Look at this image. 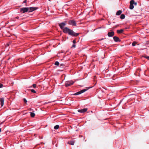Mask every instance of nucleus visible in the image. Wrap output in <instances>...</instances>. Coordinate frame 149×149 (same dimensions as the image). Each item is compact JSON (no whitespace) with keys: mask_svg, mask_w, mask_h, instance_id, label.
Masks as SVG:
<instances>
[{"mask_svg":"<svg viewBox=\"0 0 149 149\" xmlns=\"http://www.w3.org/2000/svg\"><path fill=\"white\" fill-rule=\"evenodd\" d=\"M32 86L34 88H35L36 87V84H34L32 85Z\"/></svg>","mask_w":149,"mask_h":149,"instance_id":"23","label":"nucleus"},{"mask_svg":"<svg viewBox=\"0 0 149 149\" xmlns=\"http://www.w3.org/2000/svg\"><path fill=\"white\" fill-rule=\"evenodd\" d=\"M74 82L72 81H66L65 82V85L66 87H68L73 84Z\"/></svg>","mask_w":149,"mask_h":149,"instance_id":"5","label":"nucleus"},{"mask_svg":"<svg viewBox=\"0 0 149 149\" xmlns=\"http://www.w3.org/2000/svg\"><path fill=\"white\" fill-rule=\"evenodd\" d=\"M3 85L2 84H0V88L3 87Z\"/></svg>","mask_w":149,"mask_h":149,"instance_id":"24","label":"nucleus"},{"mask_svg":"<svg viewBox=\"0 0 149 149\" xmlns=\"http://www.w3.org/2000/svg\"><path fill=\"white\" fill-rule=\"evenodd\" d=\"M30 115L31 117H34L35 116V114L34 113L30 112Z\"/></svg>","mask_w":149,"mask_h":149,"instance_id":"16","label":"nucleus"},{"mask_svg":"<svg viewBox=\"0 0 149 149\" xmlns=\"http://www.w3.org/2000/svg\"><path fill=\"white\" fill-rule=\"evenodd\" d=\"M23 100L24 102L25 103H26L27 102V101L26 99H25V98L23 99Z\"/></svg>","mask_w":149,"mask_h":149,"instance_id":"21","label":"nucleus"},{"mask_svg":"<svg viewBox=\"0 0 149 149\" xmlns=\"http://www.w3.org/2000/svg\"><path fill=\"white\" fill-rule=\"evenodd\" d=\"M8 46H9V44H8Z\"/></svg>","mask_w":149,"mask_h":149,"instance_id":"33","label":"nucleus"},{"mask_svg":"<svg viewBox=\"0 0 149 149\" xmlns=\"http://www.w3.org/2000/svg\"><path fill=\"white\" fill-rule=\"evenodd\" d=\"M26 1H27V0H24V1H23V3H26Z\"/></svg>","mask_w":149,"mask_h":149,"instance_id":"29","label":"nucleus"},{"mask_svg":"<svg viewBox=\"0 0 149 149\" xmlns=\"http://www.w3.org/2000/svg\"><path fill=\"white\" fill-rule=\"evenodd\" d=\"M113 39L116 42H120V40L119 38L117 36H114L113 37Z\"/></svg>","mask_w":149,"mask_h":149,"instance_id":"11","label":"nucleus"},{"mask_svg":"<svg viewBox=\"0 0 149 149\" xmlns=\"http://www.w3.org/2000/svg\"><path fill=\"white\" fill-rule=\"evenodd\" d=\"M125 17V16L124 14H121L120 16V18L121 19H124Z\"/></svg>","mask_w":149,"mask_h":149,"instance_id":"17","label":"nucleus"},{"mask_svg":"<svg viewBox=\"0 0 149 149\" xmlns=\"http://www.w3.org/2000/svg\"><path fill=\"white\" fill-rule=\"evenodd\" d=\"M123 31V30L122 29L120 30H118L117 31V33H122Z\"/></svg>","mask_w":149,"mask_h":149,"instance_id":"13","label":"nucleus"},{"mask_svg":"<svg viewBox=\"0 0 149 149\" xmlns=\"http://www.w3.org/2000/svg\"><path fill=\"white\" fill-rule=\"evenodd\" d=\"M68 23L69 24L72 26H76L77 25L76 22L74 20H69Z\"/></svg>","mask_w":149,"mask_h":149,"instance_id":"2","label":"nucleus"},{"mask_svg":"<svg viewBox=\"0 0 149 149\" xmlns=\"http://www.w3.org/2000/svg\"><path fill=\"white\" fill-rule=\"evenodd\" d=\"M143 58H146L148 59V60H149V56H147L146 55H145L144 56H142L141 57V58L143 59Z\"/></svg>","mask_w":149,"mask_h":149,"instance_id":"15","label":"nucleus"},{"mask_svg":"<svg viewBox=\"0 0 149 149\" xmlns=\"http://www.w3.org/2000/svg\"><path fill=\"white\" fill-rule=\"evenodd\" d=\"M66 25V21L62 22L59 24V26L61 29L63 30V32L65 33H68L69 35L72 36L77 37L79 34V33H77L74 32L72 30L69 28L64 27Z\"/></svg>","mask_w":149,"mask_h":149,"instance_id":"1","label":"nucleus"},{"mask_svg":"<svg viewBox=\"0 0 149 149\" xmlns=\"http://www.w3.org/2000/svg\"><path fill=\"white\" fill-rule=\"evenodd\" d=\"M126 29H127V28H125Z\"/></svg>","mask_w":149,"mask_h":149,"instance_id":"34","label":"nucleus"},{"mask_svg":"<svg viewBox=\"0 0 149 149\" xmlns=\"http://www.w3.org/2000/svg\"><path fill=\"white\" fill-rule=\"evenodd\" d=\"M59 125H56L54 127V128L55 130H57L59 128Z\"/></svg>","mask_w":149,"mask_h":149,"instance_id":"18","label":"nucleus"},{"mask_svg":"<svg viewBox=\"0 0 149 149\" xmlns=\"http://www.w3.org/2000/svg\"><path fill=\"white\" fill-rule=\"evenodd\" d=\"M28 8V12H32L38 8L37 7H30Z\"/></svg>","mask_w":149,"mask_h":149,"instance_id":"7","label":"nucleus"},{"mask_svg":"<svg viewBox=\"0 0 149 149\" xmlns=\"http://www.w3.org/2000/svg\"><path fill=\"white\" fill-rule=\"evenodd\" d=\"M60 66H64V64L63 63L61 64L60 65Z\"/></svg>","mask_w":149,"mask_h":149,"instance_id":"28","label":"nucleus"},{"mask_svg":"<svg viewBox=\"0 0 149 149\" xmlns=\"http://www.w3.org/2000/svg\"><path fill=\"white\" fill-rule=\"evenodd\" d=\"M1 128H0V132H1Z\"/></svg>","mask_w":149,"mask_h":149,"instance_id":"32","label":"nucleus"},{"mask_svg":"<svg viewBox=\"0 0 149 149\" xmlns=\"http://www.w3.org/2000/svg\"><path fill=\"white\" fill-rule=\"evenodd\" d=\"M0 101L1 107L3 106L4 104V98H0Z\"/></svg>","mask_w":149,"mask_h":149,"instance_id":"10","label":"nucleus"},{"mask_svg":"<svg viewBox=\"0 0 149 149\" xmlns=\"http://www.w3.org/2000/svg\"><path fill=\"white\" fill-rule=\"evenodd\" d=\"M75 141L72 140L68 142V143L72 145H73L74 144Z\"/></svg>","mask_w":149,"mask_h":149,"instance_id":"12","label":"nucleus"},{"mask_svg":"<svg viewBox=\"0 0 149 149\" xmlns=\"http://www.w3.org/2000/svg\"><path fill=\"white\" fill-rule=\"evenodd\" d=\"M75 47H76V45L74 44H73L72 47L75 48Z\"/></svg>","mask_w":149,"mask_h":149,"instance_id":"25","label":"nucleus"},{"mask_svg":"<svg viewBox=\"0 0 149 149\" xmlns=\"http://www.w3.org/2000/svg\"><path fill=\"white\" fill-rule=\"evenodd\" d=\"M73 42L74 44H75L76 43V41L75 40H74L73 41Z\"/></svg>","mask_w":149,"mask_h":149,"instance_id":"26","label":"nucleus"},{"mask_svg":"<svg viewBox=\"0 0 149 149\" xmlns=\"http://www.w3.org/2000/svg\"><path fill=\"white\" fill-rule=\"evenodd\" d=\"M104 39V38H102L100 40H103Z\"/></svg>","mask_w":149,"mask_h":149,"instance_id":"31","label":"nucleus"},{"mask_svg":"<svg viewBox=\"0 0 149 149\" xmlns=\"http://www.w3.org/2000/svg\"><path fill=\"white\" fill-rule=\"evenodd\" d=\"M87 108H84L83 109H79L78 110V111L80 113H84L86 112L87 110Z\"/></svg>","mask_w":149,"mask_h":149,"instance_id":"8","label":"nucleus"},{"mask_svg":"<svg viewBox=\"0 0 149 149\" xmlns=\"http://www.w3.org/2000/svg\"><path fill=\"white\" fill-rule=\"evenodd\" d=\"M137 3H136V2H135H135H134V5L136 6V5H137Z\"/></svg>","mask_w":149,"mask_h":149,"instance_id":"27","label":"nucleus"},{"mask_svg":"<svg viewBox=\"0 0 149 149\" xmlns=\"http://www.w3.org/2000/svg\"><path fill=\"white\" fill-rule=\"evenodd\" d=\"M54 64L56 65H59V63L58 61H56L55 62Z\"/></svg>","mask_w":149,"mask_h":149,"instance_id":"19","label":"nucleus"},{"mask_svg":"<svg viewBox=\"0 0 149 149\" xmlns=\"http://www.w3.org/2000/svg\"><path fill=\"white\" fill-rule=\"evenodd\" d=\"M28 8L24 7L20 9V11L22 13L28 12Z\"/></svg>","mask_w":149,"mask_h":149,"instance_id":"3","label":"nucleus"},{"mask_svg":"<svg viewBox=\"0 0 149 149\" xmlns=\"http://www.w3.org/2000/svg\"><path fill=\"white\" fill-rule=\"evenodd\" d=\"M31 92L32 93H36V91L33 89H32L31 90Z\"/></svg>","mask_w":149,"mask_h":149,"instance_id":"22","label":"nucleus"},{"mask_svg":"<svg viewBox=\"0 0 149 149\" xmlns=\"http://www.w3.org/2000/svg\"><path fill=\"white\" fill-rule=\"evenodd\" d=\"M136 42H133L132 43V46H134L136 45Z\"/></svg>","mask_w":149,"mask_h":149,"instance_id":"20","label":"nucleus"},{"mask_svg":"<svg viewBox=\"0 0 149 149\" xmlns=\"http://www.w3.org/2000/svg\"><path fill=\"white\" fill-rule=\"evenodd\" d=\"M16 18L17 19H18L19 18V17H18V16H17V17H16Z\"/></svg>","mask_w":149,"mask_h":149,"instance_id":"30","label":"nucleus"},{"mask_svg":"<svg viewBox=\"0 0 149 149\" xmlns=\"http://www.w3.org/2000/svg\"><path fill=\"white\" fill-rule=\"evenodd\" d=\"M134 0H132L130 2V9L132 10L134 8Z\"/></svg>","mask_w":149,"mask_h":149,"instance_id":"6","label":"nucleus"},{"mask_svg":"<svg viewBox=\"0 0 149 149\" xmlns=\"http://www.w3.org/2000/svg\"><path fill=\"white\" fill-rule=\"evenodd\" d=\"M88 90V89H87V88L82 90H81L80 91L76 93H74L73 95H78L84 92H85L86 91Z\"/></svg>","mask_w":149,"mask_h":149,"instance_id":"4","label":"nucleus"},{"mask_svg":"<svg viewBox=\"0 0 149 149\" xmlns=\"http://www.w3.org/2000/svg\"><path fill=\"white\" fill-rule=\"evenodd\" d=\"M114 35V32L113 31L109 32L108 33L107 35L109 37H112Z\"/></svg>","mask_w":149,"mask_h":149,"instance_id":"9","label":"nucleus"},{"mask_svg":"<svg viewBox=\"0 0 149 149\" xmlns=\"http://www.w3.org/2000/svg\"><path fill=\"white\" fill-rule=\"evenodd\" d=\"M122 12L120 10H119L116 13V15H120L122 13Z\"/></svg>","mask_w":149,"mask_h":149,"instance_id":"14","label":"nucleus"}]
</instances>
